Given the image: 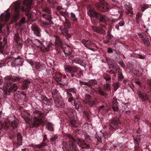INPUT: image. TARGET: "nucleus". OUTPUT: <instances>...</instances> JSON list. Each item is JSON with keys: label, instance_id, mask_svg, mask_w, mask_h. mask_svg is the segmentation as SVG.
I'll return each instance as SVG.
<instances>
[{"label": "nucleus", "instance_id": "nucleus-24", "mask_svg": "<svg viewBox=\"0 0 151 151\" xmlns=\"http://www.w3.org/2000/svg\"><path fill=\"white\" fill-rule=\"evenodd\" d=\"M43 138L42 142L38 145L39 148H41L43 147L47 146V143L49 142L48 140L47 139L46 134H44L43 135Z\"/></svg>", "mask_w": 151, "mask_h": 151}, {"label": "nucleus", "instance_id": "nucleus-5", "mask_svg": "<svg viewBox=\"0 0 151 151\" xmlns=\"http://www.w3.org/2000/svg\"><path fill=\"white\" fill-rule=\"evenodd\" d=\"M88 14L89 16L95 17L99 20L100 23H102L106 24V22L109 20V18L106 15L98 13L94 9H91L89 10Z\"/></svg>", "mask_w": 151, "mask_h": 151}, {"label": "nucleus", "instance_id": "nucleus-27", "mask_svg": "<svg viewBox=\"0 0 151 151\" xmlns=\"http://www.w3.org/2000/svg\"><path fill=\"white\" fill-rule=\"evenodd\" d=\"M32 30L33 31L35 34L38 37L40 36V30L39 28L37 26H32Z\"/></svg>", "mask_w": 151, "mask_h": 151}, {"label": "nucleus", "instance_id": "nucleus-20", "mask_svg": "<svg viewBox=\"0 0 151 151\" xmlns=\"http://www.w3.org/2000/svg\"><path fill=\"white\" fill-rule=\"evenodd\" d=\"M14 97L16 99L21 98L25 99L26 97V94L22 92L17 91V90L14 92Z\"/></svg>", "mask_w": 151, "mask_h": 151}, {"label": "nucleus", "instance_id": "nucleus-62", "mask_svg": "<svg viewBox=\"0 0 151 151\" xmlns=\"http://www.w3.org/2000/svg\"><path fill=\"white\" fill-rule=\"evenodd\" d=\"M25 22V18L24 17H23L21 19L20 21V23L21 24H23Z\"/></svg>", "mask_w": 151, "mask_h": 151}, {"label": "nucleus", "instance_id": "nucleus-63", "mask_svg": "<svg viewBox=\"0 0 151 151\" xmlns=\"http://www.w3.org/2000/svg\"><path fill=\"white\" fill-rule=\"evenodd\" d=\"M79 83H80V85L81 86H82L83 85L88 86L87 82H85L82 81H79Z\"/></svg>", "mask_w": 151, "mask_h": 151}, {"label": "nucleus", "instance_id": "nucleus-14", "mask_svg": "<svg viewBox=\"0 0 151 151\" xmlns=\"http://www.w3.org/2000/svg\"><path fill=\"white\" fill-rule=\"evenodd\" d=\"M134 139V142L135 144V150H138L139 148V145L141 138L140 137L141 135L137 134L135 136H133Z\"/></svg>", "mask_w": 151, "mask_h": 151}, {"label": "nucleus", "instance_id": "nucleus-25", "mask_svg": "<svg viewBox=\"0 0 151 151\" xmlns=\"http://www.w3.org/2000/svg\"><path fill=\"white\" fill-rule=\"evenodd\" d=\"M31 83L30 81L28 80H24L22 83L21 88L23 90L26 89L28 88Z\"/></svg>", "mask_w": 151, "mask_h": 151}, {"label": "nucleus", "instance_id": "nucleus-4", "mask_svg": "<svg viewBox=\"0 0 151 151\" xmlns=\"http://www.w3.org/2000/svg\"><path fill=\"white\" fill-rule=\"evenodd\" d=\"M44 114L38 110L35 111L33 113L32 117L33 119V127H37L43 123V119Z\"/></svg>", "mask_w": 151, "mask_h": 151}, {"label": "nucleus", "instance_id": "nucleus-57", "mask_svg": "<svg viewBox=\"0 0 151 151\" xmlns=\"http://www.w3.org/2000/svg\"><path fill=\"white\" fill-rule=\"evenodd\" d=\"M63 35L66 37L67 40H69V39L71 37V35L68 33L65 34Z\"/></svg>", "mask_w": 151, "mask_h": 151}, {"label": "nucleus", "instance_id": "nucleus-53", "mask_svg": "<svg viewBox=\"0 0 151 151\" xmlns=\"http://www.w3.org/2000/svg\"><path fill=\"white\" fill-rule=\"evenodd\" d=\"M138 35L142 40L147 37L146 35L144 33H139L138 34Z\"/></svg>", "mask_w": 151, "mask_h": 151}, {"label": "nucleus", "instance_id": "nucleus-49", "mask_svg": "<svg viewBox=\"0 0 151 151\" xmlns=\"http://www.w3.org/2000/svg\"><path fill=\"white\" fill-rule=\"evenodd\" d=\"M142 12H144L145 10L148 8L149 6L146 4H141L140 5Z\"/></svg>", "mask_w": 151, "mask_h": 151}, {"label": "nucleus", "instance_id": "nucleus-22", "mask_svg": "<svg viewBox=\"0 0 151 151\" xmlns=\"http://www.w3.org/2000/svg\"><path fill=\"white\" fill-rule=\"evenodd\" d=\"M72 63H78L84 67L86 66V65L85 60L78 58H76L72 60Z\"/></svg>", "mask_w": 151, "mask_h": 151}, {"label": "nucleus", "instance_id": "nucleus-33", "mask_svg": "<svg viewBox=\"0 0 151 151\" xmlns=\"http://www.w3.org/2000/svg\"><path fill=\"white\" fill-rule=\"evenodd\" d=\"M104 78L106 80V83H109L111 82V76L107 73H105L103 75Z\"/></svg>", "mask_w": 151, "mask_h": 151}, {"label": "nucleus", "instance_id": "nucleus-34", "mask_svg": "<svg viewBox=\"0 0 151 151\" xmlns=\"http://www.w3.org/2000/svg\"><path fill=\"white\" fill-rule=\"evenodd\" d=\"M42 100L43 101V102L44 103L47 104L48 105H50L52 104V99H48L46 96H43L42 98Z\"/></svg>", "mask_w": 151, "mask_h": 151}, {"label": "nucleus", "instance_id": "nucleus-43", "mask_svg": "<svg viewBox=\"0 0 151 151\" xmlns=\"http://www.w3.org/2000/svg\"><path fill=\"white\" fill-rule=\"evenodd\" d=\"M117 71H118V72L119 73V76L118 77V80L119 81H121L124 78V77L122 72H121V70H120V67L119 69H118Z\"/></svg>", "mask_w": 151, "mask_h": 151}, {"label": "nucleus", "instance_id": "nucleus-28", "mask_svg": "<svg viewBox=\"0 0 151 151\" xmlns=\"http://www.w3.org/2000/svg\"><path fill=\"white\" fill-rule=\"evenodd\" d=\"M54 79L57 82H61V78L62 74L61 73L59 72L56 73L53 76Z\"/></svg>", "mask_w": 151, "mask_h": 151}, {"label": "nucleus", "instance_id": "nucleus-16", "mask_svg": "<svg viewBox=\"0 0 151 151\" xmlns=\"http://www.w3.org/2000/svg\"><path fill=\"white\" fill-rule=\"evenodd\" d=\"M35 42L36 43L35 44L36 45L37 47H40L41 51L44 52H47L49 51L50 49V47L49 46H47V47L43 46L41 42L37 40H35Z\"/></svg>", "mask_w": 151, "mask_h": 151}, {"label": "nucleus", "instance_id": "nucleus-9", "mask_svg": "<svg viewBox=\"0 0 151 151\" xmlns=\"http://www.w3.org/2000/svg\"><path fill=\"white\" fill-rule=\"evenodd\" d=\"M65 69L66 72H69L70 73L71 77L74 78V76H77V75L75 73L79 70V68L75 65H66L65 66Z\"/></svg>", "mask_w": 151, "mask_h": 151}, {"label": "nucleus", "instance_id": "nucleus-50", "mask_svg": "<svg viewBox=\"0 0 151 151\" xmlns=\"http://www.w3.org/2000/svg\"><path fill=\"white\" fill-rule=\"evenodd\" d=\"M117 62L121 65V66L123 68H124L125 67V65L123 61L120 58L119 60H117Z\"/></svg>", "mask_w": 151, "mask_h": 151}, {"label": "nucleus", "instance_id": "nucleus-15", "mask_svg": "<svg viewBox=\"0 0 151 151\" xmlns=\"http://www.w3.org/2000/svg\"><path fill=\"white\" fill-rule=\"evenodd\" d=\"M17 142H13V146L16 148L18 147L19 146L22 145V136L21 134L19 133L18 132L17 134Z\"/></svg>", "mask_w": 151, "mask_h": 151}, {"label": "nucleus", "instance_id": "nucleus-7", "mask_svg": "<svg viewBox=\"0 0 151 151\" xmlns=\"http://www.w3.org/2000/svg\"><path fill=\"white\" fill-rule=\"evenodd\" d=\"M100 2L96 3L95 6L97 9L101 12H107L109 9V6L104 0H99Z\"/></svg>", "mask_w": 151, "mask_h": 151}, {"label": "nucleus", "instance_id": "nucleus-32", "mask_svg": "<svg viewBox=\"0 0 151 151\" xmlns=\"http://www.w3.org/2000/svg\"><path fill=\"white\" fill-rule=\"evenodd\" d=\"M125 8L127 10L129 14L132 15L133 14L131 4H130L129 3H128V4H126L125 5Z\"/></svg>", "mask_w": 151, "mask_h": 151}, {"label": "nucleus", "instance_id": "nucleus-13", "mask_svg": "<svg viewBox=\"0 0 151 151\" xmlns=\"http://www.w3.org/2000/svg\"><path fill=\"white\" fill-rule=\"evenodd\" d=\"M55 49L58 51V53H59L60 49L62 47V42L60 38L58 36H56L55 41Z\"/></svg>", "mask_w": 151, "mask_h": 151}, {"label": "nucleus", "instance_id": "nucleus-8", "mask_svg": "<svg viewBox=\"0 0 151 151\" xmlns=\"http://www.w3.org/2000/svg\"><path fill=\"white\" fill-rule=\"evenodd\" d=\"M121 122L119 118L116 116L110 120L109 128L110 130L114 131L116 129L119 128Z\"/></svg>", "mask_w": 151, "mask_h": 151}, {"label": "nucleus", "instance_id": "nucleus-55", "mask_svg": "<svg viewBox=\"0 0 151 151\" xmlns=\"http://www.w3.org/2000/svg\"><path fill=\"white\" fill-rule=\"evenodd\" d=\"M10 14L9 13H7L5 16V19L6 22H7L10 17Z\"/></svg>", "mask_w": 151, "mask_h": 151}, {"label": "nucleus", "instance_id": "nucleus-59", "mask_svg": "<svg viewBox=\"0 0 151 151\" xmlns=\"http://www.w3.org/2000/svg\"><path fill=\"white\" fill-rule=\"evenodd\" d=\"M96 139L97 140V144H99L102 142L101 138L100 137H96Z\"/></svg>", "mask_w": 151, "mask_h": 151}, {"label": "nucleus", "instance_id": "nucleus-46", "mask_svg": "<svg viewBox=\"0 0 151 151\" xmlns=\"http://www.w3.org/2000/svg\"><path fill=\"white\" fill-rule=\"evenodd\" d=\"M25 42L27 46H29L33 43L32 39L31 38H30L29 37H28Z\"/></svg>", "mask_w": 151, "mask_h": 151}, {"label": "nucleus", "instance_id": "nucleus-3", "mask_svg": "<svg viewBox=\"0 0 151 151\" xmlns=\"http://www.w3.org/2000/svg\"><path fill=\"white\" fill-rule=\"evenodd\" d=\"M26 1L27 0H24L23 2V6L21 9L20 7V3L18 2V1L16 2V4L14 5V17L15 18L17 19L19 17L20 9L23 12H25L27 15L29 14V12L30 11L31 7L27 3Z\"/></svg>", "mask_w": 151, "mask_h": 151}, {"label": "nucleus", "instance_id": "nucleus-38", "mask_svg": "<svg viewBox=\"0 0 151 151\" xmlns=\"http://www.w3.org/2000/svg\"><path fill=\"white\" fill-rule=\"evenodd\" d=\"M46 127L48 130L51 131H53V124L52 123L49 122H47L46 125Z\"/></svg>", "mask_w": 151, "mask_h": 151}, {"label": "nucleus", "instance_id": "nucleus-39", "mask_svg": "<svg viewBox=\"0 0 151 151\" xmlns=\"http://www.w3.org/2000/svg\"><path fill=\"white\" fill-rule=\"evenodd\" d=\"M111 85L109 84V83H106L103 86L104 89L105 90L107 91H111Z\"/></svg>", "mask_w": 151, "mask_h": 151}, {"label": "nucleus", "instance_id": "nucleus-1", "mask_svg": "<svg viewBox=\"0 0 151 151\" xmlns=\"http://www.w3.org/2000/svg\"><path fill=\"white\" fill-rule=\"evenodd\" d=\"M4 79L5 81L4 83V86L6 88L5 90L10 92L13 90L14 92L17 89V84L16 83L12 84L11 81L14 82H20L22 80V78L20 77L12 75L6 76L4 77Z\"/></svg>", "mask_w": 151, "mask_h": 151}, {"label": "nucleus", "instance_id": "nucleus-60", "mask_svg": "<svg viewBox=\"0 0 151 151\" xmlns=\"http://www.w3.org/2000/svg\"><path fill=\"white\" fill-rule=\"evenodd\" d=\"M59 12L60 14L61 15L64 17H65L67 15V13L66 11L63 12L61 10Z\"/></svg>", "mask_w": 151, "mask_h": 151}, {"label": "nucleus", "instance_id": "nucleus-48", "mask_svg": "<svg viewBox=\"0 0 151 151\" xmlns=\"http://www.w3.org/2000/svg\"><path fill=\"white\" fill-rule=\"evenodd\" d=\"M98 93L101 96H106L107 94L104 92L101 88H98Z\"/></svg>", "mask_w": 151, "mask_h": 151}, {"label": "nucleus", "instance_id": "nucleus-51", "mask_svg": "<svg viewBox=\"0 0 151 151\" xmlns=\"http://www.w3.org/2000/svg\"><path fill=\"white\" fill-rule=\"evenodd\" d=\"M112 86L114 87V90L116 91L119 87V82H116L113 84Z\"/></svg>", "mask_w": 151, "mask_h": 151}, {"label": "nucleus", "instance_id": "nucleus-29", "mask_svg": "<svg viewBox=\"0 0 151 151\" xmlns=\"http://www.w3.org/2000/svg\"><path fill=\"white\" fill-rule=\"evenodd\" d=\"M20 39V37L19 36V33L15 34L14 37V40L20 47H21L22 44L19 41Z\"/></svg>", "mask_w": 151, "mask_h": 151}, {"label": "nucleus", "instance_id": "nucleus-61", "mask_svg": "<svg viewBox=\"0 0 151 151\" xmlns=\"http://www.w3.org/2000/svg\"><path fill=\"white\" fill-rule=\"evenodd\" d=\"M142 15V14H141V13L139 12L136 15V19H139L140 18H141Z\"/></svg>", "mask_w": 151, "mask_h": 151}, {"label": "nucleus", "instance_id": "nucleus-45", "mask_svg": "<svg viewBox=\"0 0 151 151\" xmlns=\"http://www.w3.org/2000/svg\"><path fill=\"white\" fill-rule=\"evenodd\" d=\"M69 28L67 27H64L62 29L61 28V31L62 32V34L63 35L65 34H66L68 33V29Z\"/></svg>", "mask_w": 151, "mask_h": 151}, {"label": "nucleus", "instance_id": "nucleus-42", "mask_svg": "<svg viewBox=\"0 0 151 151\" xmlns=\"http://www.w3.org/2000/svg\"><path fill=\"white\" fill-rule=\"evenodd\" d=\"M70 18L74 22H77L78 21L77 18H76L75 14L73 13H71Z\"/></svg>", "mask_w": 151, "mask_h": 151}, {"label": "nucleus", "instance_id": "nucleus-52", "mask_svg": "<svg viewBox=\"0 0 151 151\" xmlns=\"http://www.w3.org/2000/svg\"><path fill=\"white\" fill-rule=\"evenodd\" d=\"M144 42V44L147 47H148L150 45V42L147 38L145 39L142 40Z\"/></svg>", "mask_w": 151, "mask_h": 151}, {"label": "nucleus", "instance_id": "nucleus-40", "mask_svg": "<svg viewBox=\"0 0 151 151\" xmlns=\"http://www.w3.org/2000/svg\"><path fill=\"white\" fill-rule=\"evenodd\" d=\"M10 124L12 127L14 129L17 127L18 121L17 120H14L11 122Z\"/></svg>", "mask_w": 151, "mask_h": 151}, {"label": "nucleus", "instance_id": "nucleus-54", "mask_svg": "<svg viewBox=\"0 0 151 151\" xmlns=\"http://www.w3.org/2000/svg\"><path fill=\"white\" fill-rule=\"evenodd\" d=\"M114 51L115 52L117 53L116 51L114 49H112L110 47H108L107 48V52L109 53H112L114 52Z\"/></svg>", "mask_w": 151, "mask_h": 151}, {"label": "nucleus", "instance_id": "nucleus-23", "mask_svg": "<svg viewBox=\"0 0 151 151\" xmlns=\"http://www.w3.org/2000/svg\"><path fill=\"white\" fill-rule=\"evenodd\" d=\"M35 67L37 70L41 71L45 69L46 66L42 63L37 62L35 65Z\"/></svg>", "mask_w": 151, "mask_h": 151}, {"label": "nucleus", "instance_id": "nucleus-18", "mask_svg": "<svg viewBox=\"0 0 151 151\" xmlns=\"http://www.w3.org/2000/svg\"><path fill=\"white\" fill-rule=\"evenodd\" d=\"M23 61L22 58L21 56H19L16 58L11 63V65L13 66L22 65Z\"/></svg>", "mask_w": 151, "mask_h": 151}, {"label": "nucleus", "instance_id": "nucleus-47", "mask_svg": "<svg viewBox=\"0 0 151 151\" xmlns=\"http://www.w3.org/2000/svg\"><path fill=\"white\" fill-rule=\"evenodd\" d=\"M83 71L81 70H80V69L79 68V70L76 73V74L77 75V76H74V77L79 78L81 76H83Z\"/></svg>", "mask_w": 151, "mask_h": 151}, {"label": "nucleus", "instance_id": "nucleus-56", "mask_svg": "<svg viewBox=\"0 0 151 151\" xmlns=\"http://www.w3.org/2000/svg\"><path fill=\"white\" fill-rule=\"evenodd\" d=\"M62 51L66 55H70L72 54V52H71L69 51H68L67 50L63 49Z\"/></svg>", "mask_w": 151, "mask_h": 151}, {"label": "nucleus", "instance_id": "nucleus-10", "mask_svg": "<svg viewBox=\"0 0 151 151\" xmlns=\"http://www.w3.org/2000/svg\"><path fill=\"white\" fill-rule=\"evenodd\" d=\"M106 60L109 69H114L116 72L119 69V66L114 60L109 58H106Z\"/></svg>", "mask_w": 151, "mask_h": 151}, {"label": "nucleus", "instance_id": "nucleus-37", "mask_svg": "<svg viewBox=\"0 0 151 151\" xmlns=\"http://www.w3.org/2000/svg\"><path fill=\"white\" fill-rule=\"evenodd\" d=\"M69 120V124L70 126L73 127H77L76 120L75 119V118H73L72 119Z\"/></svg>", "mask_w": 151, "mask_h": 151}, {"label": "nucleus", "instance_id": "nucleus-44", "mask_svg": "<svg viewBox=\"0 0 151 151\" xmlns=\"http://www.w3.org/2000/svg\"><path fill=\"white\" fill-rule=\"evenodd\" d=\"M42 16L47 20L50 21L52 19V17L50 14H44L42 15Z\"/></svg>", "mask_w": 151, "mask_h": 151}, {"label": "nucleus", "instance_id": "nucleus-12", "mask_svg": "<svg viewBox=\"0 0 151 151\" xmlns=\"http://www.w3.org/2000/svg\"><path fill=\"white\" fill-rule=\"evenodd\" d=\"M81 42L85 47L92 51L94 50L93 47H96L94 43L89 40L83 39L81 41Z\"/></svg>", "mask_w": 151, "mask_h": 151}, {"label": "nucleus", "instance_id": "nucleus-30", "mask_svg": "<svg viewBox=\"0 0 151 151\" xmlns=\"http://www.w3.org/2000/svg\"><path fill=\"white\" fill-rule=\"evenodd\" d=\"M2 114V111H0V129H1L2 128H4L7 130L9 128V126L7 125L6 124L4 125L2 124V123L1 122V115Z\"/></svg>", "mask_w": 151, "mask_h": 151}, {"label": "nucleus", "instance_id": "nucleus-41", "mask_svg": "<svg viewBox=\"0 0 151 151\" xmlns=\"http://www.w3.org/2000/svg\"><path fill=\"white\" fill-rule=\"evenodd\" d=\"M94 31L98 33L101 34H104L105 33V30L101 28H99L98 27L95 28L94 29Z\"/></svg>", "mask_w": 151, "mask_h": 151}, {"label": "nucleus", "instance_id": "nucleus-58", "mask_svg": "<svg viewBox=\"0 0 151 151\" xmlns=\"http://www.w3.org/2000/svg\"><path fill=\"white\" fill-rule=\"evenodd\" d=\"M11 92H10V91H8L6 90H4V98H6V96L7 95H10V93Z\"/></svg>", "mask_w": 151, "mask_h": 151}, {"label": "nucleus", "instance_id": "nucleus-11", "mask_svg": "<svg viewBox=\"0 0 151 151\" xmlns=\"http://www.w3.org/2000/svg\"><path fill=\"white\" fill-rule=\"evenodd\" d=\"M64 113L69 119H72L76 117V112L75 110L70 108L65 109Z\"/></svg>", "mask_w": 151, "mask_h": 151}, {"label": "nucleus", "instance_id": "nucleus-21", "mask_svg": "<svg viewBox=\"0 0 151 151\" xmlns=\"http://www.w3.org/2000/svg\"><path fill=\"white\" fill-rule=\"evenodd\" d=\"M22 115L26 123L29 124L32 122L30 115L29 113L25 111L23 112L22 113Z\"/></svg>", "mask_w": 151, "mask_h": 151}, {"label": "nucleus", "instance_id": "nucleus-35", "mask_svg": "<svg viewBox=\"0 0 151 151\" xmlns=\"http://www.w3.org/2000/svg\"><path fill=\"white\" fill-rule=\"evenodd\" d=\"M58 138L57 135H55L52 136L50 139V142L52 145H55L56 144V142Z\"/></svg>", "mask_w": 151, "mask_h": 151}, {"label": "nucleus", "instance_id": "nucleus-6", "mask_svg": "<svg viewBox=\"0 0 151 151\" xmlns=\"http://www.w3.org/2000/svg\"><path fill=\"white\" fill-rule=\"evenodd\" d=\"M52 98L55 103L58 107L60 106L62 104V97L60 95L58 91L56 88L52 89L51 91Z\"/></svg>", "mask_w": 151, "mask_h": 151}, {"label": "nucleus", "instance_id": "nucleus-36", "mask_svg": "<svg viewBox=\"0 0 151 151\" xmlns=\"http://www.w3.org/2000/svg\"><path fill=\"white\" fill-rule=\"evenodd\" d=\"M87 83L88 86L92 88V86L97 84V82L95 80H91L88 82Z\"/></svg>", "mask_w": 151, "mask_h": 151}, {"label": "nucleus", "instance_id": "nucleus-64", "mask_svg": "<svg viewBox=\"0 0 151 151\" xmlns=\"http://www.w3.org/2000/svg\"><path fill=\"white\" fill-rule=\"evenodd\" d=\"M4 46L2 44L0 45V52L2 53L4 51Z\"/></svg>", "mask_w": 151, "mask_h": 151}, {"label": "nucleus", "instance_id": "nucleus-2", "mask_svg": "<svg viewBox=\"0 0 151 151\" xmlns=\"http://www.w3.org/2000/svg\"><path fill=\"white\" fill-rule=\"evenodd\" d=\"M65 137L66 140H64L62 142V149L63 150L79 151L77 143L71 135L65 134Z\"/></svg>", "mask_w": 151, "mask_h": 151}, {"label": "nucleus", "instance_id": "nucleus-31", "mask_svg": "<svg viewBox=\"0 0 151 151\" xmlns=\"http://www.w3.org/2000/svg\"><path fill=\"white\" fill-rule=\"evenodd\" d=\"M79 145L83 149H89V145L86 143L84 140L82 141H80Z\"/></svg>", "mask_w": 151, "mask_h": 151}, {"label": "nucleus", "instance_id": "nucleus-26", "mask_svg": "<svg viewBox=\"0 0 151 151\" xmlns=\"http://www.w3.org/2000/svg\"><path fill=\"white\" fill-rule=\"evenodd\" d=\"M118 102L116 99H113L112 103V109L115 111H118L119 108L118 106Z\"/></svg>", "mask_w": 151, "mask_h": 151}, {"label": "nucleus", "instance_id": "nucleus-17", "mask_svg": "<svg viewBox=\"0 0 151 151\" xmlns=\"http://www.w3.org/2000/svg\"><path fill=\"white\" fill-rule=\"evenodd\" d=\"M86 103L91 107H94L95 106V102L92 100L91 96L89 94H86L85 96Z\"/></svg>", "mask_w": 151, "mask_h": 151}, {"label": "nucleus", "instance_id": "nucleus-19", "mask_svg": "<svg viewBox=\"0 0 151 151\" xmlns=\"http://www.w3.org/2000/svg\"><path fill=\"white\" fill-rule=\"evenodd\" d=\"M139 98L142 101H145L146 100H149V97L143 91L139 90L137 91Z\"/></svg>", "mask_w": 151, "mask_h": 151}]
</instances>
